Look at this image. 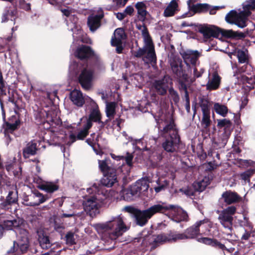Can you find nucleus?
I'll return each instance as SVG.
<instances>
[{
    "label": "nucleus",
    "mask_w": 255,
    "mask_h": 255,
    "mask_svg": "<svg viewBox=\"0 0 255 255\" xmlns=\"http://www.w3.org/2000/svg\"><path fill=\"white\" fill-rule=\"evenodd\" d=\"M253 229H245V232L241 238V240L243 243H245L244 241H246L247 243L249 242V239L251 237L252 233H253Z\"/></svg>",
    "instance_id": "nucleus-45"
},
{
    "label": "nucleus",
    "mask_w": 255,
    "mask_h": 255,
    "mask_svg": "<svg viewBox=\"0 0 255 255\" xmlns=\"http://www.w3.org/2000/svg\"><path fill=\"white\" fill-rule=\"evenodd\" d=\"M103 14L92 15L88 17V24L91 31L94 32L100 25V19Z\"/></svg>",
    "instance_id": "nucleus-24"
},
{
    "label": "nucleus",
    "mask_w": 255,
    "mask_h": 255,
    "mask_svg": "<svg viewBox=\"0 0 255 255\" xmlns=\"http://www.w3.org/2000/svg\"><path fill=\"white\" fill-rule=\"evenodd\" d=\"M150 182L149 177L145 176L137 180L127 188L121 190L120 195L127 201H132L138 198L141 193L147 191Z\"/></svg>",
    "instance_id": "nucleus-4"
},
{
    "label": "nucleus",
    "mask_w": 255,
    "mask_h": 255,
    "mask_svg": "<svg viewBox=\"0 0 255 255\" xmlns=\"http://www.w3.org/2000/svg\"><path fill=\"white\" fill-rule=\"evenodd\" d=\"M254 172V170H246L240 174V177L245 182L247 181L250 182V178L253 175Z\"/></svg>",
    "instance_id": "nucleus-44"
},
{
    "label": "nucleus",
    "mask_w": 255,
    "mask_h": 255,
    "mask_svg": "<svg viewBox=\"0 0 255 255\" xmlns=\"http://www.w3.org/2000/svg\"><path fill=\"white\" fill-rule=\"evenodd\" d=\"M16 242L18 255L26 254L28 252L30 246L29 232L25 229H20Z\"/></svg>",
    "instance_id": "nucleus-11"
},
{
    "label": "nucleus",
    "mask_w": 255,
    "mask_h": 255,
    "mask_svg": "<svg viewBox=\"0 0 255 255\" xmlns=\"http://www.w3.org/2000/svg\"><path fill=\"white\" fill-rule=\"evenodd\" d=\"M115 176L114 175L107 177L103 179L102 185L94 183L91 187L87 188V191L89 194H94L86 198L83 205L85 211L91 217H95L99 213V202H102L109 197V192L106 190L105 186L112 187L117 182Z\"/></svg>",
    "instance_id": "nucleus-2"
},
{
    "label": "nucleus",
    "mask_w": 255,
    "mask_h": 255,
    "mask_svg": "<svg viewBox=\"0 0 255 255\" xmlns=\"http://www.w3.org/2000/svg\"><path fill=\"white\" fill-rule=\"evenodd\" d=\"M94 78L93 71L90 69H85L82 70L80 75L79 80L84 89L89 90L92 86V82Z\"/></svg>",
    "instance_id": "nucleus-13"
},
{
    "label": "nucleus",
    "mask_w": 255,
    "mask_h": 255,
    "mask_svg": "<svg viewBox=\"0 0 255 255\" xmlns=\"http://www.w3.org/2000/svg\"><path fill=\"white\" fill-rule=\"evenodd\" d=\"M203 117L201 122V126L207 129L211 124L210 119V113H202Z\"/></svg>",
    "instance_id": "nucleus-35"
},
{
    "label": "nucleus",
    "mask_w": 255,
    "mask_h": 255,
    "mask_svg": "<svg viewBox=\"0 0 255 255\" xmlns=\"http://www.w3.org/2000/svg\"><path fill=\"white\" fill-rule=\"evenodd\" d=\"M17 202L18 194L17 192L9 191L5 198L3 196L0 197V207L3 209H8L12 205L17 204Z\"/></svg>",
    "instance_id": "nucleus-14"
},
{
    "label": "nucleus",
    "mask_w": 255,
    "mask_h": 255,
    "mask_svg": "<svg viewBox=\"0 0 255 255\" xmlns=\"http://www.w3.org/2000/svg\"><path fill=\"white\" fill-rule=\"evenodd\" d=\"M214 239H211L207 237H202L198 238L197 241L200 243H202L207 245H209L213 247L214 243L215 242Z\"/></svg>",
    "instance_id": "nucleus-46"
},
{
    "label": "nucleus",
    "mask_w": 255,
    "mask_h": 255,
    "mask_svg": "<svg viewBox=\"0 0 255 255\" xmlns=\"http://www.w3.org/2000/svg\"><path fill=\"white\" fill-rule=\"evenodd\" d=\"M193 75L195 78H198L200 77L202 74L204 73V70L203 69H200L198 71V69L196 67V66H193Z\"/></svg>",
    "instance_id": "nucleus-56"
},
{
    "label": "nucleus",
    "mask_w": 255,
    "mask_h": 255,
    "mask_svg": "<svg viewBox=\"0 0 255 255\" xmlns=\"http://www.w3.org/2000/svg\"><path fill=\"white\" fill-rule=\"evenodd\" d=\"M111 156L114 159L117 161H120L121 160H123L124 161L125 160L126 164L128 167H132V159L133 156L131 153L127 152V155L126 156L116 155L114 154H111Z\"/></svg>",
    "instance_id": "nucleus-30"
},
{
    "label": "nucleus",
    "mask_w": 255,
    "mask_h": 255,
    "mask_svg": "<svg viewBox=\"0 0 255 255\" xmlns=\"http://www.w3.org/2000/svg\"><path fill=\"white\" fill-rule=\"evenodd\" d=\"M236 210L237 209L235 206H230L223 210L233 217V215L236 213Z\"/></svg>",
    "instance_id": "nucleus-55"
},
{
    "label": "nucleus",
    "mask_w": 255,
    "mask_h": 255,
    "mask_svg": "<svg viewBox=\"0 0 255 255\" xmlns=\"http://www.w3.org/2000/svg\"><path fill=\"white\" fill-rule=\"evenodd\" d=\"M178 11V3L175 0H172L165 8L163 15L166 17L173 16Z\"/></svg>",
    "instance_id": "nucleus-25"
},
{
    "label": "nucleus",
    "mask_w": 255,
    "mask_h": 255,
    "mask_svg": "<svg viewBox=\"0 0 255 255\" xmlns=\"http://www.w3.org/2000/svg\"><path fill=\"white\" fill-rule=\"evenodd\" d=\"M168 242L167 234H159L153 238V243L155 244H162Z\"/></svg>",
    "instance_id": "nucleus-39"
},
{
    "label": "nucleus",
    "mask_w": 255,
    "mask_h": 255,
    "mask_svg": "<svg viewBox=\"0 0 255 255\" xmlns=\"http://www.w3.org/2000/svg\"><path fill=\"white\" fill-rule=\"evenodd\" d=\"M218 247L219 249L224 250L226 249L225 245L222 244L220 242H219L217 240H215V242L214 243L213 247Z\"/></svg>",
    "instance_id": "nucleus-59"
},
{
    "label": "nucleus",
    "mask_w": 255,
    "mask_h": 255,
    "mask_svg": "<svg viewBox=\"0 0 255 255\" xmlns=\"http://www.w3.org/2000/svg\"><path fill=\"white\" fill-rule=\"evenodd\" d=\"M241 81L244 84H246V86L250 88H253V85L255 84V76L251 75H242L241 76Z\"/></svg>",
    "instance_id": "nucleus-32"
},
{
    "label": "nucleus",
    "mask_w": 255,
    "mask_h": 255,
    "mask_svg": "<svg viewBox=\"0 0 255 255\" xmlns=\"http://www.w3.org/2000/svg\"><path fill=\"white\" fill-rule=\"evenodd\" d=\"M92 226L99 234L107 233L112 240L122 236L129 228L125 224L122 215L113 217L105 223L94 224Z\"/></svg>",
    "instance_id": "nucleus-3"
},
{
    "label": "nucleus",
    "mask_w": 255,
    "mask_h": 255,
    "mask_svg": "<svg viewBox=\"0 0 255 255\" xmlns=\"http://www.w3.org/2000/svg\"><path fill=\"white\" fill-rule=\"evenodd\" d=\"M36 233L37 236V241L40 247L43 250L50 248L52 243L49 236L41 229H37Z\"/></svg>",
    "instance_id": "nucleus-18"
},
{
    "label": "nucleus",
    "mask_w": 255,
    "mask_h": 255,
    "mask_svg": "<svg viewBox=\"0 0 255 255\" xmlns=\"http://www.w3.org/2000/svg\"><path fill=\"white\" fill-rule=\"evenodd\" d=\"M156 123L158 132L164 133L178 129L175 124L174 113H150Z\"/></svg>",
    "instance_id": "nucleus-6"
},
{
    "label": "nucleus",
    "mask_w": 255,
    "mask_h": 255,
    "mask_svg": "<svg viewBox=\"0 0 255 255\" xmlns=\"http://www.w3.org/2000/svg\"><path fill=\"white\" fill-rule=\"evenodd\" d=\"M171 84V80L168 76H164L161 80L157 81L154 83V87L160 95L164 94L169 85Z\"/></svg>",
    "instance_id": "nucleus-20"
},
{
    "label": "nucleus",
    "mask_w": 255,
    "mask_h": 255,
    "mask_svg": "<svg viewBox=\"0 0 255 255\" xmlns=\"http://www.w3.org/2000/svg\"><path fill=\"white\" fill-rule=\"evenodd\" d=\"M116 15L117 18L120 20H123L126 16L124 11L122 12H118L116 13Z\"/></svg>",
    "instance_id": "nucleus-63"
},
{
    "label": "nucleus",
    "mask_w": 255,
    "mask_h": 255,
    "mask_svg": "<svg viewBox=\"0 0 255 255\" xmlns=\"http://www.w3.org/2000/svg\"><path fill=\"white\" fill-rule=\"evenodd\" d=\"M34 195L36 197L38 198V202L37 203H30L29 205L30 206H38L45 202L47 199V197L46 196L43 195L39 192L35 193Z\"/></svg>",
    "instance_id": "nucleus-41"
},
{
    "label": "nucleus",
    "mask_w": 255,
    "mask_h": 255,
    "mask_svg": "<svg viewBox=\"0 0 255 255\" xmlns=\"http://www.w3.org/2000/svg\"><path fill=\"white\" fill-rule=\"evenodd\" d=\"M14 113L16 114L11 116L12 119H14V122H13L12 121L11 122L5 121V113H2V117L3 120L4 122L5 126L4 129V135H5L6 136H7V132H12L18 128V126L20 124V121L18 118L19 116L17 115L19 113Z\"/></svg>",
    "instance_id": "nucleus-17"
},
{
    "label": "nucleus",
    "mask_w": 255,
    "mask_h": 255,
    "mask_svg": "<svg viewBox=\"0 0 255 255\" xmlns=\"http://www.w3.org/2000/svg\"><path fill=\"white\" fill-rule=\"evenodd\" d=\"M221 78L217 73L214 72L212 76L209 77L208 83L206 84L207 90L211 91L217 89L220 86Z\"/></svg>",
    "instance_id": "nucleus-21"
},
{
    "label": "nucleus",
    "mask_w": 255,
    "mask_h": 255,
    "mask_svg": "<svg viewBox=\"0 0 255 255\" xmlns=\"http://www.w3.org/2000/svg\"><path fill=\"white\" fill-rule=\"evenodd\" d=\"M239 226L241 227H243L244 230L245 229H253V225L252 223L250 221L249 217L247 215L244 214L243 219H239L237 222Z\"/></svg>",
    "instance_id": "nucleus-31"
},
{
    "label": "nucleus",
    "mask_w": 255,
    "mask_h": 255,
    "mask_svg": "<svg viewBox=\"0 0 255 255\" xmlns=\"http://www.w3.org/2000/svg\"><path fill=\"white\" fill-rule=\"evenodd\" d=\"M37 150V144L34 142H29L23 149V155L25 158H27L29 155H35Z\"/></svg>",
    "instance_id": "nucleus-28"
},
{
    "label": "nucleus",
    "mask_w": 255,
    "mask_h": 255,
    "mask_svg": "<svg viewBox=\"0 0 255 255\" xmlns=\"http://www.w3.org/2000/svg\"><path fill=\"white\" fill-rule=\"evenodd\" d=\"M7 253L8 254L16 253L18 255V249L17 246V242L16 241L13 242V245L11 248L7 250Z\"/></svg>",
    "instance_id": "nucleus-53"
},
{
    "label": "nucleus",
    "mask_w": 255,
    "mask_h": 255,
    "mask_svg": "<svg viewBox=\"0 0 255 255\" xmlns=\"http://www.w3.org/2000/svg\"><path fill=\"white\" fill-rule=\"evenodd\" d=\"M218 126L221 128H224V130L219 138V142H217V145L221 148L225 146L231 133L232 123L230 120L227 119L218 120Z\"/></svg>",
    "instance_id": "nucleus-12"
},
{
    "label": "nucleus",
    "mask_w": 255,
    "mask_h": 255,
    "mask_svg": "<svg viewBox=\"0 0 255 255\" xmlns=\"http://www.w3.org/2000/svg\"><path fill=\"white\" fill-rule=\"evenodd\" d=\"M126 38V34L123 28H117L114 32V38H112V45L122 44V40Z\"/></svg>",
    "instance_id": "nucleus-27"
},
{
    "label": "nucleus",
    "mask_w": 255,
    "mask_h": 255,
    "mask_svg": "<svg viewBox=\"0 0 255 255\" xmlns=\"http://www.w3.org/2000/svg\"><path fill=\"white\" fill-rule=\"evenodd\" d=\"M125 210L131 214L136 225L140 227L145 225L154 215L157 213L166 215L170 211L174 212L175 214L172 220L177 223L181 221H187L188 219L187 213L181 207L160 201L151 205L145 210H140L131 206H127L125 208Z\"/></svg>",
    "instance_id": "nucleus-1"
},
{
    "label": "nucleus",
    "mask_w": 255,
    "mask_h": 255,
    "mask_svg": "<svg viewBox=\"0 0 255 255\" xmlns=\"http://www.w3.org/2000/svg\"><path fill=\"white\" fill-rule=\"evenodd\" d=\"M198 187L196 188V190L199 192H202L205 190L206 184H205L203 181H200L197 183Z\"/></svg>",
    "instance_id": "nucleus-58"
},
{
    "label": "nucleus",
    "mask_w": 255,
    "mask_h": 255,
    "mask_svg": "<svg viewBox=\"0 0 255 255\" xmlns=\"http://www.w3.org/2000/svg\"><path fill=\"white\" fill-rule=\"evenodd\" d=\"M3 228L6 230H11L13 227H17L18 223L16 220H3L0 221Z\"/></svg>",
    "instance_id": "nucleus-33"
},
{
    "label": "nucleus",
    "mask_w": 255,
    "mask_h": 255,
    "mask_svg": "<svg viewBox=\"0 0 255 255\" xmlns=\"http://www.w3.org/2000/svg\"><path fill=\"white\" fill-rule=\"evenodd\" d=\"M246 1L243 3L244 10L237 14L235 11H231L226 16V20L231 24H235L240 28H244L247 26L246 22L247 17L250 15V9L254 8H248L244 7Z\"/></svg>",
    "instance_id": "nucleus-9"
},
{
    "label": "nucleus",
    "mask_w": 255,
    "mask_h": 255,
    "mask_svg": "<svg viewBox=\"0 0 255 255\" xmlns=\"http://www.w3.org/2000/svg\"><path fill=\"white\" fill-rule=\"evenodd\" d=\"M202 112H207L208 111V102L206 100H202L201 104Z\"/></svg>",
    "instance_id": "nucleus-61"
},
{
    "label": "nucleus",
    "mask_w": 255,
    "mask_h": 255,
    "mask_svg": "<svg viewBox=\"0 0 255 255\" xmlns=\"http://www.w3.org/2000/svg\"><path fill=\"white\" fill-rule=\"evenodd\" d=\"M208 222L207 219H203L196 222L193 226L187 228L185 231V239H195L200 234V227Z\"/></svg>",
    "instance_id": "nucleus-16"
},
{
    "label": "nucleus",
    "mask_w": 255,
    "mask_h": 255,
    "mask_svg": "<svg viewBox=\"0 0 255 255\" xmlns=\"http://www.w3.org/2000/svg\"><path fill=\"white\" fill-rule=\"evenodd\" d=\"M142 36L144 41V46L142 48H140L136 52V57H141L145 55L144 60L146 62H152L156 61V55L154 50V47L148 32L145 26H140Z\"/></svg>",
    "instance_id": "nucleus-7"
},
{
    "label": "nucleus",
    "mask_w": 255,
    "mask_h": 255,
    "mask_svg": "<svg viewBox=\"0 0 255 255\" xmlns=\"http://www.w3.org/2000/svg\"><path fill=\"white\" fill-rule=\"evenodd\" d=\"M88 106L90 112H99L98 106L95 101L91 100Z\"/></svg>",
    "instance_id": "nucleus-52"
},
{
    "label": "nucleus",
    "mask_w": 255,
    "mask_h": 255,
    "mask_svg": "<svg viewBox=\"0 0 255 255\" xmlns=\"http://www.w3.org/2000/svg\"><path fill=\"white\" fill-rule=\"evenodd\" d=\"M134 11V8L132 6L129 5L128 6L124 11L126 16L127 15H131Z\"/></svg>",
    "instance_id": "nucleus-60"
},
{
    "label": "nucleus",
    "mask_w": 255,
    "mask_h": 255,
    "mask_svg": "<svg viewBox=\"0 0 255 255\" xmlns=\"http://www.w3.org/2000/svg\"><path fill=\"white\" fill-rule=\"evenodd\" d=\"M79 68V65L76 63L74 62L73 64H71L70 66V69L71 71H73L76 73L78 71Z\"/></svg>",
    "instance_id": "nucleus-62"
},
{
    "label": "nucleus",
    "mask_w": 255,
    "mask_h": 255,
    "mask_svg": "<svg viewBox=\"0 0 255 255\" xmlns=\"http://www.w3.org/2000/svg\"><path fill=\"white\" fill-rule=\"evenodd\" d=\"M230 113L231 114V117L234 120L235 123L238 125H239L241 123L240 113Z\"/></svg>",
    "instance_id": "nucleus-51"
},
{
    "label": "nucleus",
    "mask_w": 255,
    "mask_h": 255,
    "mask_svg": "<svg viewBox=\"0 0 255 255\" xmlns=\"http://www.w3.org/2000/svg\"><path fill=\"white\" fill-rule=\"evenodd\" d=\"M244 7L248 8H255V0H247Z\"/></svg>",
    "instance_id": "nucleus-57"
},
{
    "label": "nucleus",
    "mask_w": 255,
    "mask_h": 255,
    "mask_svg": "<svg viewBox=\"0 0 255 255\" xmlns=\"http://www.w3.org/2000/svg\"><path fill=\"white\" fill-rule=\"evenodd\" d=\"M75 55L81 59H86L93 55V52L89 46H82L78 47L75 53Z\"/></svg>",
    "instance_id": "nucleus-22"
},
{
    "label": "nucleus",
    "mask_w": 255,
    "mask_h": 255,
    "mask_svg": "<svg viewBox=\"0 0 255 255\" xmlns=\"http://www.w3.org/2000/svg\"><path fill=\"white\" fill-rule=\"evenodd\" d=\"M222 197L224 202L228 205L238 202L242 199V198L237 192L231 190H228L223 192Z\"/></svg>",
    "instance_id": "nucleus-19"
},
{
    "label": "nucleus",
    "mask_w": 255,
    "mask_h": 255,
    "mask_svg": "<svg viewBox=\"0 0 255 255\" xmlns=\"http://www.w3.org/2000/svg\"><path fill=\"white\" fill-rule=\"evenodd\" d=\"M199 31L205 40L210 38L218 37L220 35L227 37H235L237 33L232 30L221 29L214 25H202L199 28Z\"/></svg>",
    "instance_id": "nucleus-8"
},
{
    "label": "nucleus",
    "mask_w": 255,
    "mask_h": 255,
    "mask_svg": "<svg viewBox=\"0 0 255 255\" xmlns=\"http://www.w3.org/2000/svg\"><path fill=\"white\" fill-rule=\"evenodd\" d=\"M71 217L73 219V222L76 223L77 219V215L74 212L72 213H63L61 215V218H70Z\"/></svg>",
    "instance_id": "nucleus-54"
},
{
    "label": "nucleus",
    "mask_w": 255,
    "mask_h": 255,
    "mask_svg": "<svg viewBox=\"0 0 255 255\" xmlns=\"http://www.w3.org/2000/svg\"><path fill=\"white\" fill-rule=\"evenodd\" d=\"M70 98L74 105L79 107L82 106L85 103L82 93L78 90H74L71 92Z\"/></svg>",
    "instance_id": "nucleus-23"
},
{
    "label": "nucleus",
    "mask_w": 255,
    "mask_h": 255,
    "mask_svg": "<svg viewBox=\"0 0 255 255\" xmlns=\"http://www.w3.org/2000/svg\"><path fill=\"white\" fill-rule=\"evenodd\" d=\"M98 163L99 168L102 172L107 173L110 172V167L108 165L106 159L99 160Z\"/></svg>",
    "instance_id": "nucleus-43"
},
{
    "label": "nucleus",
    "mask_w": 255,
    "mask_h": 255,
    "mask_svg": "<svg viewBox=\"0 0 255 255\" xmlns=\"http://www.w3.org/2000/svg\"><path fill=\"white\" fill-rule=\"evenodd\" d=\"M60 252L61 251H59L57 253H56L53 249H51L49 252L45 253L42 254V255H59Z\"/></svg>",
    "instance_id": "nucleus-64"
},
{
    "label": "nucleus",
    "mask_w": 255,
    "mask_h": 255,
    "mask_svg": "<svg viewBox=\"0 0 255 255\" xmlns=\"http://www.w3.org/2000/svg\"><path fill=\"white\" fill-rule=\"evenodd\" d=\"M65 238L67 244L72 245L75 244L74 233L73 232H68L66 234Z\"/></svg>",
    "instance_id": "nucleus-47"
},
{
    "label": "nucleus",
    "mask_w": 255,
    "mask_h": 255,
    "mask_svg": "<svg viewBox=\"0 0 255 255\" xmlns=\"http://www.w3.org/2000/svg\"><path fill=\"white\" fill-rule=\"evenodd\" d=\"M38 187L40 189L50 193H53L58 189L57 185L51 182H42Z\"/></svg>",
    "instance_id": "nucleus-29"
},
{
    "label": "nucleus",
    "mask_w": 255,
    "mask_h": 255,
    "mask_svg": "<svg viewBox=\"0 0 255 255\" xmlns=\"http://www.w3.org/2000/svg\"><path fill=\"white\" fill-rule=\"evenodd\" d=\"M214 109L216 112H228V108L225 105L215 103L214 105Z\"/></svg>",
    "instance_id": "nucleus-50"
},
{
    "label": "nucleus",
    "mask_w": 255,
    "mask_h": 255,
    "mask_svg": "<svg viewBox=\"0 0 255 255\" xmlns=\"http://www.w3.org/2000/svg\"><path fill=\"white\" fill-rule=\"evenodd\" d=\"M209 5L207 4L199 3L193 5L191 7V10L195 12H200L207 10L208 8Z\"/></svg>",
    "instance_id": "nucleus-40"
},
{
    "label": "nucleus",
    "mask_w": 255,
    "mask_h": 255,
    "mask_svg": "<svg viewBox=\"0 0 255 255\" xmlns=\"http://www.w3.org/2000/svg\"><path fill=\"white\" fill-rule=\"evenodd\" d=\"M180 54L187 66H189V64H192L193 66H196L198 58L201 55L197 50L189 49L182 50Z\"/></svg>",
    "instance_id": "nucleus-15"
},
{
    "label": "nucleus",
    "mask_w": 255,
    "mask_h": 255,
    "mask_svg": "<svg viewBox=\"0 0 255 255\" xmlns=\"http://www.w3.org/2000/svg\"><path fill=\"white\" fill-rule=\"evenodd\" d=\"M168 241L176 242L178 240H185L186 237L183 233H179L176 232L170 231L168 234Z\"/></svg>",
    "instance_id": "nucleus-34"
},
{
    "label": "nucleus",
    "mask_w": 255,
    "mask_h": 255,
    "mask_svg": "<svg viewBox=\"0 0 255 255\" xmlns=\"http://www.w3.org/2000/svg\"><path fill=\"white\" fill-rule=\"evenodd\" d=\"M137 9V13L141 19H143L146 14L145 4L143 2H137L135 5Z\"/></svg>",
    "instance_id": "nucleus-37"
},
{
    "label": "nucleus",
    "mask_w": 255,
    "mask_h": 255,
    "mask_svg": "<svg viewBox=\"0 0 255 255\" xmlns=\"http://www.w3.org/2000/svg\"><path fill=\"white\" fill-rule=\"evenodd\" d=\"M237 57L241 63H245L248 61V51L246 50H239L237 52Z\"/></svg>",
    "instance_id": "nucleus-36"
},
{
    "label": "nucleus",
    "mask_w": 255,
    "mask_h": 255,
    "mask_svg": "<svg viewBox=\"0 0 255 255\" xmlns=\"http://www.w3.org/2000/svg\"><path fill=\"white\" fill-rule=\"evenodd\" d=\"M171 67L173 72L176 74L180 73L182 69L181 63L179 61L171 63Z\"/></svg>",
    "instance_id": "nucleus-49"
},
{
    "label": "nucleus",
    "mask_w": 255,
    "mask_h": 255,
    "mask_svg": "<svg viewBox=\"0 0 255 255\" xmlns=\"http://www.w3.org/2000/svg\"><path fill=\"white\" fill-rule=\"evenodd\" d=\"M179 191L189 197L194 195V191L190 187H182L179 189Z\"/></svg>",
    "instance_id": "nucleus-48"
},
{
    "label": "nucleus",
    "mask_w": 255,
    "mask_h": 255,
    "mask_svg": "<svg viewBox=\"0 0 255 255\" xmlns=\"http://www.w3.org/2000/svg\"><path fill=\"white\" fill-rule=\"evenodd\" d=\"M121 106L115 102L107 103L106 112H115L119 111Z\"/></svg>",
    "instance_id": "nucleus-42"
},
{
    "label": "nucleus",
    "mask_w": 255,
    "mask_h": 255,
    "mask_svg": "<svg viewBox=\"0 0 255 255\" xmlns=\"http://www.w3.org/2000/svg\"><path fill=\"white\" fill-rule=\"evenodd\" d=\"M158 136L164 138L161 143V147L163 151L169 155H176L181 142L178 129L170 130L164 133H159Z\"/></svg>",
    "instance_id": "nucleus-5"
},
{
    "label": "nucleus",
    "mask_w": 255,
    "mask_h": 255,
    "mask_svg": "<svg viewBox=\"0 0 255 255\" xmlns=\"http://www.w3.org/2000/svg\"><path fill=\"white\" fill-rule=\"evenodd\" d=\"M157 186L154 187V189L156 193H159L165 189L169 184V182L165 180L162 182H160L159 179L156 180Z\"/></svg>",
    "instance_id": "nucleus-38"
},
{
    "label": "nucleus",
    "mask_w": 255,
    "mask_h": 255,
    "mask_svg": "<svg viewBox=\"0 0 255 255\" xmlns=\"http://www.w3.org/2000/svg\"><path fill=\"white\" fill-rule=\"evenodd\" d=\"M218 219L225 228L228 229L231 228L233 221V218L232 216L223 210L220 214Z\"/></svg>",
    "instance_id": "nucleus-26"
},
{
    "label": "nucleus",
    "mask_w": 255,
    "mask_h": 255,
    "mask_svg": "<svg viewBox=\"0 0 255 255\" xmlns=\"http://www.w3.org/2000/svg\"><path fill=\"white\" fill-rule=\"evenodd\" d=\"M80 122L78 123L77 125L79 126L81 123L86 122V124L84 125L83 128L80 130L77 135L78 139H83L88 134V130L92 126V122H101V113H90L88 118L83 116L80 119Z\"/></svg>",
    "instance_id": "nucleus-10"
}]
</instances>
